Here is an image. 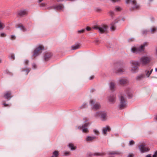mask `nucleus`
<instances>
[{
	"instance_id": "obj_1",
	"label": "nucleus",
	"mask_w": 157,
	"mask_h": 157,
	"mask_svg": "<svg viewBox=\"0 0 157 157\" xmlns=\"http://www.w3.org/2000/svg\"><path fill=\"white\" fill-rule=\"evenodd\" d=\"M151 60V58L150 56H144L140 59V63L142 66H145L149 63Z\"/></svg>"
},
{
	"instance_id": "obj_2",
	"label": "nucleus",
	"mask_w": 157,
	"mask_h": 157,
	"mask_svg": "<svg viewBox=\"0 0 157 157\" xmlns=\"http://www.w3.org/2000/svg\"><path fill=\"white\" fill-rule=\"evenodd\" d=\"M148 45L147 42H144L143 45H141L140 47L133 48L131 49L132 52L136 53H139L144 50V48Z\"/></svg>"
},
{
	"instance_id": "obj_3",
	"label": "nucleus",
	"mask_w": 157,
	"mask_h": 157,
	"mask_svg": "<svg viewBox=\"0 0 157 157\" xmlns=\"http://www.w3.org/2000/svg\"><path fill=\"white\" fill-rule=\"evenodd\" d=\"M126 3L131 5V10L134 9H138L140 8V6L137 4L136 0H126Z\"/></svg>"
},
{
	"instance_id": "obj_4",
	"label": "nucleus",
	"mask_w": 157,
	"mask_h": 157,
	"mask_svg": "<svg viewBox=\"0 0 157 157\" xmlns=\"http://www.w3.org/2000/svg\"><path fill=\"white\" fill-rule=\"evenodd\" d=\"M91 109L94 110L96 111L99 109L101 105L99 103L96 102L93 99H91L89 101Z\"/></svg>"
},
{
	"instance_id": "obj_5",
	"label": "nucleus",
	"mask_w": 157,
	"mask_h": 157,
	"mask_svg": "<svg viewBox=\"0 0 157 157\" xmlns=\"http://www.w3.org/2000/svg\"><path fill=\"white\" fill-rule=\"evenodd\" d=\"M94 116L96 117L100 116L101 119L103 121L106 120L107 119V114L104 111H99L96 112L94 114Z\"/></svg>"
},
{
	"instance_id": "obj_6",
	"label": "nucleus",
	"mask_w": 157,
	"mask_h": 157,
	"mask_svg": "<svg viewBox=\"0 0 157 157\" xmlns=\"http://www.w3.org/2000/svg\"><path fill=\"white\" fill-rule=\"evenodd\" d=\"M95 29L98 30L100 33H103L107 31V26L106 25H102L100 26H96L93 27Z\"/></svg>"
},
{
	"instance_id": "obj_7",
	"label": "nucleus",
	"mask_w": 157,
	"mask_h": 157,
	"mask_svg": "<svg viewBox=\"0 0 157 157\" xmlns=\"http://www.w3.org/2000/svg\"><path fill=\"white\" fill-rule=\"evenodd\" d=\"M120 105H119L120 109H122L125 108L126 106L125 99L123 96L120 97Z\"/></svg>"
},
{
	"instance_id": "obj_8",
	"label": "nucleus",
	"mask_w": 157,
	"mask_h": 157,
	"mask_svg": "<svg viewBox=\"0 0 157 157\" xmlns=\"http://www.w3.org/2000/svg\"><path fill=\"white\" fill-rule=\"evenodd\" d=\"M139 148L142 153L147 152L148 151L150 150V148L146 146L145 144H141L139 146Z\"/></svg>"
},
{
	"instance_id": "obj_9",
	"label": "nucleus",
	"mask_w": 157,
	"mask_h": 157,
	"mask_svg": "<svg viewBox=\"0 0 157 157\" xmlns=\"http://www.w3.org/2000/svg\"><path fill=\"white\" fill-rule=\"evenodd\" d=\"M43 49L44 47L42 46H40L38 47L34 50L33 56L35 58L38 56L41 53V51Z\"/></svg>"
},
{
	"instance_id": "obj_10",
	"label": "nucleus",
	"mask_w": 157,
	"mask_h": 157,
	"mask_svg": "<svg viewBox=\"0 0 157 157\" xmlns=\"http://www.w3.org/2000/svg\"><path fill=\"white\" fill-rule=\"evenodd\" d=\"M17 13L19 16H24L27 15L28 12L26 10H21L17 11Z\"/></svg>"
},
{
	"instance_id": "obj_11",
	"label": "nucleus",
	"mask_w": 157,
	"mask_h": 157,
	"mask_svg": "<svg viewBox=\"0 0 157 157\" xmlns=\"http://www.w3.org/2000/svg\"><path fill=\"white\" fill-rule=\"evenodd\" d=\"M116 99V97L114 95H110L108 98L109 102L112 104H113L115 102Z\"/></svg>"
},
{
	"instance_id": "obj_12",
	"label": "nucleus",
	"mask_w": 157,
	"mask_h": 157,
	"mask_svg": "<svg viewBox=\"0 0 157 157\" xmlns=\"http://www.w3.org/2000/svg\"><path fill=\"white\" fill-rule=\"evenodd\" d=\"M104 153H93L91 152H88V154L89 156H91L94 155L96 156H102L105 155Z\"/></svg>"
},
{
	"instance_id": "obj_13",
	"label": "nucleus",
	"mask_w": 157,
	"mask_h": 157,
	"mask_svg": "<svg viewBox=\"0 0 157 157\" xmlns=\"http://www.w3.org/2000/svg\"><path fill=\"white\" fill-rule=\"evenodd\" d=\"M111 129L109 126H107L106 127H104L102 129V133L104 135H106L107 134V132H110Z\"/></svg>"
},
{
	"instance_id": "obj_14",
	"label": "nucleus",
	"mask_w": 157,
	"mask_h": 157,
	"mask_svg": "<svg viewBox=\"0 0 157 157\" xmlns=\"http://www.w3.org/2000/svg\"><path fill=\"white\" fill-rule=\"evenodd\" d=\"M4 97L5 98L8 100H10L11 98L10 91H7L5 92L4 94Z\"/></svg>"
},
{
	"instance_id": "obj_15",
	"label": "nucleus",
	"mask_w": 157,
	"mask_h": 157,
	"mask_svg": "<svg viewBox=\"0 0 157 157\" xmlns=\"http://www.w3.org/2000/svg\"><path fill=\"white\" fill-rule=\"evenodd\" d=\"M127 79L125 78H120L119 80V83L121 85H123L126 84L127 82Z\"/></svg>"
},
{
	"instance_id": "obj_16",
	"label": "nucleus",
	"mask_w": 157,
	"mask_h": 157,
	"mask_svg": "<svg viewBox=\"0 0 157 157\" xmlns=\"http://www.w3.org/2000/svg\"><path fill=\"white\" fill-rule=\"evenodd\" d=\"M54 8L57 10H63V9L64 8V6L62 4H59L57 5H56L54 6Z\"/></svg>"
},
{
	"instance_id": "obj_17",
	"label": "nucleus",
	"mask_w": 157,
	"mask_h": 157,
	"mask_svg": "<svg viewBox=\"0 0 157 157\" xmlns=\"http://www.w3.org/2000/svg\"><path fill=\"white\" fill-rule=\"evenodd\" d=\"M52 55L50 53H46L44 56V59L45 61H47L51 56Z\"/></svg>"
},
{
	"instance_id": "obj_18",
	"label": "nucleus",
	"mask_w": 157,
	"mask_h": 157,
	"mask_svg": "<svg viewBox=\"0 0 157 157\" xmlns=\"http://www.w3.org/2000/svg\"><path fill=\"white\" fill-rule=\"evenodd\" d=\"M109 88L112 91H114V90L115 86V83L113 82H111L109 83Z\"/></svg>"
},
{
	"instance_id": "obj_19",
	"label": "nucleus",
	"mask_w": 157,
	"mask_h": 157,
	"mask_svg": "<svg viewBox=\"0 0 157 157\" xmlns=\"http://www.w3.org/2000/svg\"><path fill=\"white\" fill-rule=\"evenodd\" d=\"M95 139V136H87L86 137V140L87 142L92 141Z\"/></svg>"
},
{
	"instance_id": "obj_20",
	"label": "nucleus",
	"mask_w": 157,
	"mask_h": 157,
	"mask_svg": "<svg viewBox=\"0 0 157 157\" xmlns=\"http://www.w3.org/2000/svg\"><path fill=\"white\" fill-rule=\"evenodd\" d=\"M18 27L23 32H25L27 31V29L22 25L20 24L18 25Z\"/></svg>"
},
{
	"instance_id": "obj_21",
	"label": "nucleus",
	"mask_w": 157,
	"mask_h": 157,
	"mask_svg": "<svg viewBox=\"0 0 157 157\" xmlns=\"http://www.w3.org/2000/svg\"><path fill=\"white\" fill-rule=\"evenodd\" d=\"M153 71V69H151V70L149 71L148 70H147L145 71V73L147 77H149L151 73Z\"/></svg>"
},
{
	"instance_id": "obj_22",
	"label": "nucleus",
	"mask_w": 157,
	"mask_h": 157,
	"mask_svg": "<svg viewBox=\"0 0 157 157\" xmlns=\"http://www.w3.org/2000/svg\"><path fill=\"white\" fill-rule=\"evenodd\" d=\"M125 71V69L123 68H119L116 71V73L118 74H122Z\"/></svg>"
},
{
	"instance_id": "obj_23",
	"label": "nucleus",
	"mask_w": 157,
	"mask_h": 157,
	"mask_svg": "<svg viewBox=\"0 0 157 157\" xmlns=\"http://www.w3.org/2000/svg\"><path fill=\"white\" fill-rule=\"evenodd\" d=\"M68 146L70 148H71V150H74L76 148V146L74 147V144L72 143H70L68 145Z\"/></svg>"
},
{
	"instance_id": "obj_24",
	"label": "nucleus",
	"mask_w": 157,
	"mask_h": 157,
	"mask_svg": "<svg viewBox=\"0 0 157 157\" xmlns=\"http://www.w3.org/2000/svg\"><path fill=\"white\" fill-rule=\"evenodd\" d=\"M138 67L137 66H136L133 67L131 69V71L132 73H134L137 72L138 71Z\"/></svg>"
},
{
	"instance_id": "obj_25",
	"label": "nucleus",
	"mask_w": 157,
	"mask_h": 157,
	"mask_svg": "<svg viewBox=\"0 0 157 157\" xmlns=\"http://www.w3.org/2000/svg\"><path fill=\"white\" fill-rule=\"evenodd\" d=\"M144 78V75L142 74H140L137 76L136 79L137 80H140Z\"/></svg>"
},
{
	"instance_id": "obj_26",
	"label": "nucleus",
	"mask_w": 157,
	"mask_h": 157,
	"mask_svg": "<svg viewBox=\"0 0 157 157\" xmlns=\"http://www.w3.org/2000/svg\"><path fill=\"white\" fill-rule=\"evenodd\" d=\"M130 63L133 65L138 66L139 65L138 62L136 61H131L130 62Z\"/></svg>"
},
{
	"instance_id": "obj_27",
	"label": "nucleus",
	"mask_w": 157,
	"mask_h": 157,
	"mask_svg": "<svg viewBox=\"0 0 157 157\" xmlns=\"http://www.w3.org/2000/svg\"><path fill=\"white\" fill-rule=\"evenodd\" d=\"M79 45L78 44H77L73 46L71 48L72 50H76L79 48Z\"/></svg>"
},
{
	"instance_id": "obj_28",
	"label": "nucleus",
	"mask_w": 157,
	"mask_h": 157,
	"mask_svg": "<svg viewBox=\"0 0 157 157\" xmlns=\"http://www.w3.org/2000/svg\"><path fill=\"white\" fill-rule=\"evenodd\" d=\"M53 155L51 157H57L59 155L58 151H55L53 153Z\"/></svg>"
},
{
	"instance_id": "obj_29",
	"label": "nucleus",
	"mask_w": 157,
	"mask_h": 157,
	"mask_svg": "<svg viewBox=\"0 0 157 157\" xmlns=\"http://www.w3.org/2000/svg\"><path fill=\"white\" fill-rule=\"evenodd\" d=\"M89 124L88 123H86L85 124H84V125H83L82 126H79L78 127V128L81 129L82 128V127L87 128Z\"/></svg>"
},
{
	"instance_id": "obj_30",
	"label": "nucleus",
	"mask_w": 157,
	"mask_h": 157,
	"mask_svg": "<svg viewBox=\"0 0 157 157\" xmlns=\"http://www.w3.org/2000/svg\"><path fill=\"white\" fill-rule=\"evenodd\" d=\"M110 29L111 31H114L116 29V26L115 24H111Z\"/></svg>"
},
{
	"instance_id": "obj_31",
	"label": "nucleus",
	"mask_w": 157,
	"mask_h": 157,
	"mask_svg": "<svg viewBox=\"0 0 157 157\" xmlns=\"http://www.w3.org/2000/svg\"><path fill=\"white\" fill-rule=\"evenodd\" d=\"M4 24L0 21V30H2L5 27Z\"/></svg>"
},
{
	"instance_id": "obj_32",
	"label": "nucleus",
	"mask_w": 157,
	"mask_h": 157,
	"mask_svg": "<svg viewBox=\"0 0 157 157\" xmlns=\"http://www.w3.org/2000/svg\"><path fill=\"white\" fill-rule=\"evenodd\" d=\"M82 130L83 132L87 133L88 132V130L87 128L82 127Z\"/></svg>"
},
{
	"instance_id": "obj_33",
	"label": "nucleus",
	"mask_w": 157,
	"mask_h": 157,
	"mask_svg": "<svg viewBox=\"0 0 157 157\" xmlns=\"http://www.w3.org/2000/svg\"><path fill=\"white\" fill-rule=\"evenodd\" d=\"M157 29V27H154L151 28V33H153L154 32H155L156 30Z\"/></svg>"
},
{
	"instance_id": "obj_34",
	"label": "nucleus",
	"mask_w": 157,
	"mask_h": 157,
	"mask_svg": "<svg viewBox=\"0 0 157 157\" xmlns=\"http://www.w3.org/2000/svg\"><path fill=\"white\" fill-rule=\"evenodd\" d=\"M122 9L121 7L118 6H116L115 8V10L116 11H120Z\"/></svg>"
},
{
	"instance_id": "obj_35",
	"label": "nucleus",
	"mask_w": 157,
	"mask_h": 157,
	"mask_svg": "<svg viewBox=\"0 0 157 157\" xmlns=\"http://www.w3.org/2000/svg\"><path fill=\"white\" fill-rule=\"evenodd\" d=\"M149 31L148 30H143L142 31V34H143V35H146L149 32Z\"/></svg>"
},
{
	"instance_id": "obj_36",
	"label": "nucleus",
	"mask_w": 157,
	"mask_h": 157,
	"mask_svg": "<svg viewBox=\"0 0 157 157\" xmlns=\"http://www.w3.org/2000/svg\"><path fill=\"white\" fill-rule=\"evenodd\" d=\"M10 58L11 59L14 60L15 59V56L14 54H11Z\"/></svg>"
},
{
	"instance_id": "obj_37",
	"label": "nucleus",
	"mask_w": 157,
	"mask_h": 157,
	"mask_svg": "<svg viewBox=\"0 0 157 157\" xmlns=\"http://www.w3.org/2000/svg\"><path fill=\"white\" fill-rule=\"evenodd\" d=\"M6 36V33H0V36L1 37H4Z\"/></svg>"
},
{
	"instance_id": "obj_38",
	"label": "nucleus",
	"mask_w": 157,
	"mask_h": 157,
	"mask_svg": "<svg viewBox=\"0 0 157 157\" xmlns=\"http://www.w3.org/2000/svg\"><path fill=\"white\" fill-rule=\"evenodd\" d=\"M134 143V141L133 140H131L129 141V145H133Z\"/></svg>"
},
{
	"instance_id": "obj_39",
	"label": "nucleus",
	"mask_w": 157,
	"mask_h": 157,
	"mask_svg": "<svg viewBox=\"0 0 157 157\" xmlns=\"http://www.w3.org/2000/svg\"><path fill=\"white\" fill-rule=\"evenodd\" d=\"M37 65L35 63H33L32 64V67L33 69H35L37 68Z\"/></svg>"
},
{
	"instance_id": "obj_40",
	"label": "nucleus",
	"mask_w": 157,
	"mask_h": 157,
	"mask_svg": "<svg viewBox=\"0 0 157 157\" xmlns=\"http://www.w3.org/2000/svg\"><path fill=\"white\" fill-rule=\"evenodd\" d=\"M29 63V61L28 60L25 59L24 61V63L25 65H28Z\"/></svg>"
},
{
	"instance_id": "obj_41",
	"label": "nucleus",
	"mask_w": 157,
	"mask_h": 157,
	"mask_svg": "<svg viewBox=\"0 0 157 157\" xmlns=\"http://www.w3.org/2000/svg\"><path fill=\"white\" fill-rule=\"evenodd\" d=\"M85 30L84 29H82L80 30H79L78 31V33H83L84 31Z\"/></svg>"
},
{
	"instance_id": "obj_42",
	"label": "nucleus",
	"mask_w": 157,
	"mask_h": 157,
	"mask_svg": "<svg viewBox=\"0 0 157 157\" xmlns=\"http://www.w3.org/2000/svg\"><path fill=\"white\" fill-rule=\"evenodd\" d=\"M47 4L45 3H42L40 4V5L41 6H44Z\"/></svg>"
},
{
	"instance_id": "obj_43",
	"label": "nucleus",
	"mask_w": 157,
	"mask_h": 157,
	"mask_svg": "<svg viewBox=\"0 0 157 157\" xmlns=\"http://www.w3.org/2000/svg\"><path fill=\"white\" fill-rule=\"evenodd\" d=\"M127 93L128 94L129 98H132V94L130 93V94L127 92Z\"/></svg>"
},
{
	"instance_id": "obj_44",
	"label": "nucleus",
	"mask_w": 157,
	"mask_h": 157,
	"mask_svg": "<svg viewBox=\"0 0 157 157\" xmlns=\"http://www.w3.org/2000/svg\"><path fill=\"white\" fill-rule=\"evenodd\" d=\"M152 157H157V151L155 152L154 154L153 155Z\"/></svg>"
},
{
	"instance_id": "obj_45",
	"label": "nucleus",
	"mask_w": 157,
	"mask_h": 157,
	"mask_svg": "<svg viewBox=\"0 0 157 157\" xmlns=\"http://www.w3.org/2000/svg\"><path fill=\"white\" fill-rule=\"evenodd\" d=\"M70 154V152L69 151H67L64 153V155L65 156H67L68 155Z\"/></svg>"
},
{
	"instance_id": "obj_46",
	"label": "nucleus",
	"mask_w": 157,
	"mask_h": 157,
	"mask_svg": "<svg viewBox=\"0 0 157 157\" xmlns=\"http://www.w3.org/2000/svg\"><path fill=\"white\" fill-rule=\"evenodd\" d=\"M91 29L89 27H87L86 28V30L87 31H89L91 30Z\"/></svg>"
},
{
	"instance_id": "obj_47",
	"label": "nucleus",
	"mask_w": 157,
	"mask_h": 157,
	"mask_svg": "<svg viewBox=\"0 0 157 157\" xmlns=\"http://www.w3.org/2000/svg\"><path fill=\"white\" fill-rule=\"evenodd\" d=\"M134 38H130V39H129L128 40V41L129 42H131V41H133L134 40Z\"/></svg>"
},
{
	"instance_id": "obj_48",
	"label": "nucleus",
	"mask_w": 157,
	"mask_h": 157,
	"mask_svg": "<svg viewBox=\"0 0 157 157\" xmlns=\"http://www.w3.org/2000/svg\"><path fill=\"white\" fill-rule=\"evenodd\" d=\"M116 154V153L115 152H109V155H114V154Z\"/></svg>"
},
{
	"instance_id": "obj_49",
	"label": "nucleus",
	"mask_w": 157,
	"mask_h": 157,
	"mask_svg": "<svg viewBox=\"0 0 157 157\" xmlns=\"http://www.w3.org/2000/svg\"><path fill=\"white\" fill-rule=\"evenodd\" d=\"M3 105H4V107H7L8 106H10L8 104H7L6 103H4L3 104Z\"/></svg>"
},
{
	"instance_id": "obj_50",
	"label": "nucleus",
	"mask_w": 157,
	"mask_h": 157,
	"mask_svg": "<svg viewBox=\"0 0 157 157\" xmlns=\"http://www.w3.org/2000/svg\"><path fill=\"white\" fill-rule=\"evenodd\" d=\"M94 133L95 134H98L99 133V132L97 130H94Z\"/></svg>"
},
{
	"instance_id": "obj_51",
	"label": "nucleus",
	"mask_w": 157,
	"mask_h": 157,
	"mask_svg": "<svg viewBox=\"0 0 157 157\" xmlns=\"http://www.w3.org/2000/svg\"><path fill=\"white\" fill-rule=\"evenodd\" d=\"M134 155L133 154H130L128 155V157H133Z\"/></svg>"
},
{
	"instance_id": "obj_52",
	"label": "nucleus",
	"mask_w": 157,
	"mask_h": 157,
	"mask_svg": "<svg viewBox=\"0 0 157 157\" xmlns=\"http://www.w3.org/2000/svg\"><path fill=\"white\" fill-rule=\"evenodd\" d=\"M94 78V76H91L90 77L89 79L90 80H92Z\"/></svg>"
},
{
	"instance_id": "obj_53",
	"label": "nucleus",
	"mask_w": 157,
	"mask_h": 157,
	"mask_svg": "<svg viewBox=\"0 0 157 157\" xmlns=\"http://www.w3.org/2000/svg\"><path fill=\"white\" fill-rule=\"evenodd\" d=\"M11 39H15V36L13 35H12L11 36Z\"/></svg>"
},
{
	"instance_id": "obj_54",
	"label": "nucleus",
	"mask_w": 157,
	"mask_h": 157,
	"mask_svg": "<svg viewBox=\"0 0 157 157\" xmlns=\"http://www.w3.org/2000/svg\"><path fill=\"white\" fill-rule=\"evenodd\" d=\"M146 157H151V155L148 154L146 155Z\"/></svg>"
},
{
	"instance_id": "obj_55",
	"label": "nucleus",
	"mask_w": 157,
	"mask_h": 157,
	"mask_svg": "<svg viewBox=\"0 0 157 157\" xmlns=\"http://www.w3.org/2000/svg\"><path fill=\"white\" fill-rule=\"evenodd\" d=\"M109 13H110V14L111 15L113 14V13H114L112 11H110L109 12Z\"/></svg>"
},
{
	"instance_id": "obj_56",
	"label": "nucleus",
	"mask_w": 157,
	"mask_h": 157,
	"mask_svg": "<svg viewBox=\"0 0 157 157\" xmlns=\"http://www.w3.org/2000/svg\"><path fill=\"white\" fill-rule=\"evenodd\" d=\"M86 105V104H84V105H82V108H83L85 107V105Z\"/></svg>"
},
{
	"instance_id": "obj_57",
	"label": "nucleus",
	"mask_w": 157,
	"mask_h": 157,
	"mask_svg": "<svg viewBox=\"0 0 157 157\" xmlns=\"http://www.w3.org/2000/svg\"><path fill=\"white\" fill-rule=\"evenodd\" d=\"M26 71L27 72L26 75H27L28 73H29V70H27Z\"/></svg>"
},
{
	"instance_id": "obj_58",
	"label": "nucleus",
	"mask_w": 157,
	"mask_h": 157,
	"mask_svg": "<svg viewBox=\"0 0 157 157\" xmlns=\"http://www.w3.org/2000/svg\"><path fill=\"white\" fill-rule=\"evenodd\" d=\"M58 2H60V1H63V0H56Z\"/></svg>"
},
{
	"instance_id": "obj_59",
	"label": "nucleus",
	"mask_w": 157,
	"mask_h": 157,
	"mask_svg": "<svg viewBox=\"0 0 157 157\" xmlns=\"http://www.w3.org/2000/svg\"><path fill=\"white\" fill-rule=\"evenodd\" d=\"M101 10L99 9H98V10H97L98 11H100Z\"/></svg>"
},
{
	"instance_id": "obj_60",
	"label": "nucleus",
	"mask_w": 157,
	"mask_h": 157,
	"mask_svg": "<svg viewBox=\"0 0 157 157\" xmlns=\"http://www.w3.org/2000/svg\"><path fill=\"white\" fill-rule=\"evenodd\" d=\"M43 0H39V2H41Z\"/></svg>"
},
{
	"instance_id": "obj_61",
	"label": "nucleus",
	"mask_w": 157,
	"mask_h": 157,
	"mask_svg": "<svg viewBox=\"0 0 157 157\" xmlns=\"http://www.w3.org/2000/svg\"><path fill=\"white\" fill-rule=\"evenodd\" d=\"M155 71H157V68H155Z\"/></svg>"
},
{
	"instance_id": "obj_62",
	"label": "nucleus",
	"mask_w": 157,
	"mask_h": 157,
	"mask_svg": "<svg viewBox=\"0 0 157 157\" xmlns=\"http://www.w3.org/2000/svg\"><path fill=\"white\" fill-rule=\"evenodd\" d=\"M156 120H157V115L156 116V117H155V118Z\"/></svg>"
},
{
	"instance_id": "obj_63",
	"label": "nucleus",
	"mask_w": 157,
	"mask_h": 157,
	"mask_svg": "<svg viewBox=\"0 0 157 157\" xmlns=\"http://www.w3.org/2000/svg\"><path fill=\"white\" fill-rule=\"evenodd\" d=\"M150 1V2H151L153 0H149Z\"/></svg>"
},
{
	"instance_id": "obj_64",
	"label": "nucleus",
	"mask_w": 157,
	"mask_h": 157,
	"mask_svg": "<svg viewBox=\"0 0 157 157\" xmlns=\"http://www.w3.org/2000/svg\"><path fill=\"white\" fill-rule=\"evenodd\" d=\"M1 59H0V63H1Z\"/></svg>"
}]
</instances>
